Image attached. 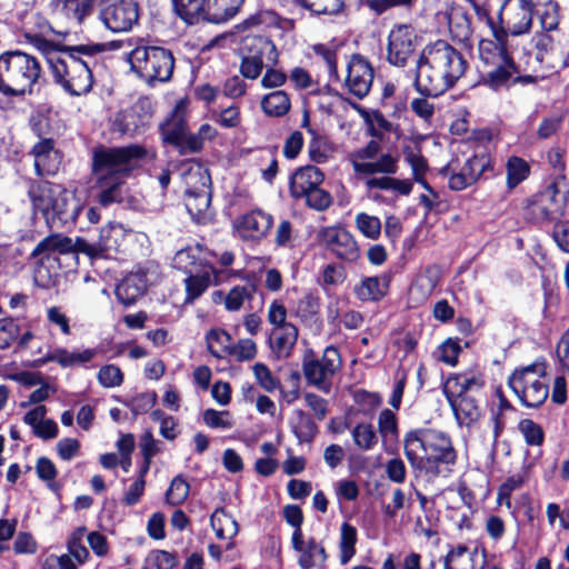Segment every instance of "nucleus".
Wrapping results in <instances>:
<instances>
[{
	"label": "nucleus",
	"instance_id": "39448f33",
	"mask_svg": "<svg viewBox=\"0 0 569 569\" xmlns=\"http://www.w3.org/2000/svg\"><path fill=\"white\" fill-rule=\"evenodd\" d=\"M477 14L486 19L488 27L492 32L493 39H480L478 43V56H485L493 50L505 49V51L513 52L510 37H517L528 33L532 26L533 7L527 2L521 3L518 8L505 18L502 9L498 16V23L495 22L487 9L475 7Z\"/></svg>",
	"mask_w": 569,
	"mask_h": 569
},
{
	"label": "nucleus",
	"instance_id": "9d476101",
	"mask_svg": "<svg viewBox=\"0 0 569 569\" xmlns=\"http://www.w3.org/2000/svg\"><path fill=\"white\" fill-rule=\"evenodd\" d=\"M239 51L241 56L239 72L244 79H258L264 64H279L280 53L273 40L267 34L247 33L241 39Z\"/></svg>",
	"mask_w": 569,
	"mask_h": 569
},
{
	"label": "nucleus",
	"instance_id": "20e7f679",
	"mask_svg": "<svg viewBox=\"0 0 569 569\" xmlns=\"http://www.w3.org/2000/svg\"><path fill=\"white\" fill-rule=\"evenodd\" d=\"M42 78L40 61L21 50H8L0 54V93L4 97L33 94Z\"/></svg>",
	"mask_w": 569,
	"mask_h": 569
},
{
	"label": "nucleus",
	"instance_id": "a18cd8bd",
	"mask_svg": "<svg viewBox=\"0 0 569 569\" xmlns=\"http://www.w3.org/2000/svg\"><path fill=\"white\" fill-rule=\"evenodd\" d=\"M290 425L293 433L301 442L311 441L318 431L311 417L301 409L293 410Z\"/></svg>",
	"mask_w": 569,
	"mask_h": 569
},
{
	"label": "nucleus",
	"instance_id": "bf43d9fd",
	"mask_svg": "<svg viewBox=\"0 0 569 569\" xmlns=\"http://www.w3.org/2000/svg\"><path fill=\"white\" fill-rule=\"evenodd\" d=\"M542 31H557L560 23L559 4L556 1H547L538 11Z\"/></svg>",
	"mask_w": 569,
	"mask_h": 569
},
{
	"label": "nucleus",
	"instance_id": "774afa93",
	"mask_svg": "<svg viewBox=\"0 0 569 569\" xmlns=\"http://www.w3.org/2000/svg\"><path fill=\"white\" fill-rule=\"evenodd\" d=\"M97 379L104 388H116L123 382V373L118 366L106 365L98 371Z\"/></svg>",
	"mask_w": 569,
	"mask_h": 569
},
{
	"label": "nucleus",
	"instance_id": "3c124183",
	"mask_svg": "<svg viewBox=\"0 0 569 569\" xmlns=\"http://www.w3.org/2000/svg\"><path fill=\"white\" fill-rule=\"evenodd\" d=\"M357 529L348 522L340 527V562L348 563L356 553Z\"/></svg>",
	"mask_w": 569,
	"mask_h": 569
},
{
	"label": "nucleus",
	"instance_id": "c03bdc74",
	"mask_svg": "<svg viewBox=\"0 0 569 569\" xmlns=\"http://www.w3.org/2000/svg\"><path fill=\"white\" fill-rule=\"evenodd\" d=\"M312 16H339L346 11L347 0H293Z\"/></svg>",
	"mask_w": 569,
	"mask_h": 569
},
{
	"label": "nucleus",
	"instance_id": "a211bd4d",
	"mask_svg": "<svg viewBox=\"0 0 569 569\" xmlns=\"http://www.w3.org/2000/svg\"><path fill=\"white\" fill-rule=\"evenodd\" d=\"M373 78L375 69L369 59L360 53L351 54L345 79L348 92L359 100L363 99L370 92Z\"/></svg>",
	"mask_w": 569,
	"mask_h": 569
},
{
	"label": "nucleus",
	"instance_id": "e433bc0d",
	"mask_svg": "<svg viewBox=\"0 0 569 569\" xmlns=\"http://www.w3.org/2000/svg\"><path fill=\"white\" fill-rule=\"evenodd\" d=\"M61 192V186L49 182L40 183L30 189V198L33 209L37 213H41L44 220L50 216L56 196Z\"/></svg>",
	"mask_w": 569,
	"mask_h": 569
},
{
	"label": "nucleus",
	"instance_id": "58836bf2",
	"mask_svg": "<svg viewBox=\"0 0 569 569\" xmlns=\"http://www.w3.org/2000/svg\"><path fill=\"white\" fill-rule=\"evenodd\" d=\"M460 427H471L481 417V409L472 397H459L448 400Z\"/></svg>",
	"mask_w": 569,
	"mask_h": 569
},
{
	"label": "nucleus",
	"instance_id": "49530a36",
	"mask_svg": "<svg viewBox=\"0 0 569 569\" xmlns=\"http://www.w3.org/2000/svg\"><path fill=\"white\" fill-rule=\"evenodd\" d=\"M29 42L43 56L49 69L54 63L62 51L69 46L53 40H48L41 34H33L28 37Z\"/></svg>",
	"mask_w": 569,
	"mask_h": 569
},
{
	"label": "nucleus",
	"instance_id": "864d4df0",
	"mask_svg": "<svg viewBox=\"0 0 569 569\" xmlns=\"http://www.w3.org/2000/svg\"><path fill=\"white\" fill-rule=\"evenodd\" d=\"M356 447L362 451L372 450L378 443V436L370 423H358L351 431Z\"/></svg>",
	"mask_w": 569,
	"mask_h": 569
},
{
	"label": "nucleus",
	"instance_id": "c85d7f7f",
	"mask_svg": "<svg viewBox=\"0 0 569 569\" xmlns=\"http://www.w3.org/2000/svg\"><path fill=\"white\" fill-rule=\"evenodd\" d=\"M47 407L39 405L28 411L23 417V422L28 425L36 437L42 440L53 439L58 436V425L54 420L46 418Z\"/></svg>",
	"mask_w": 569,
	"mask_h": 569
},
{
	"label": "nucleus",
	"instance_id": "bb28decb",
	"mask_svg": "<svg viewBox=\"0 0 569 569\" xmlns=\"http://www.w3.org/2000/svg\"><path fill=\"white\" fill-rule=\"evenodd\" d=\"M208 0H171L172 13L186 26L206 24Z\"/></svg>",
	"mask_w": 569,
	"mask_h": 569
},
{
	"label": "nucleus",
	"instance_id": "dca6fc26",
	"mask_svg": "<svg viewBox=\"0 0 569 569\" xmlns=\"http://www.w3.org/2000/svg\"><path fill=\"white\" fill-rule=\"evenodd\" d=\"M353 170L361 174L397 172L398 158L381 150L379 144H366L349 156Z\"/></svg>",
	"mask_w": 569,
	"mask_h": 569
},
{
	"label": "nucleus",
	"instance_id": "f03ea898",
	"mask_svg": "<svg viewBox=\"0 0 569 569\" xmlns=\"http://www.w3.org/2000/svg\"><path fill=\"white\" fill-rule=\"evenodd\" d=\"M106 50L107 46L101 42L69 44L49 69L53 82L71 97L88 94L94 84L98 56Z\"/></svg>",
	"mask_w": 569,
	"mask_h": 569
},
{
	"label": "nucleus",
	"instance_id": "cd10ccee",
	"mask_svg": "<svg viewBox=\"0 0 569 569\" xmlns=\"http://www.w3.org/2000/svg\"><path fill=\"white\" fill-rule=\"evenodd\" d=\"M293 312L295 316L310 330L319 331L321 329L320 297L318 293H305L297 301Z\"/></svg>",
	"mask_w": 569,
	"mask_h": 569
},
{
	"label": "nucleus",
	"instance_id": "b1692460",
	"mask_svg": "<svg viewBox=\"0 0 569 569\" xmlns=\"http://www.w3.org/2000/svg\"><path fill=\"white\" fill-rule=\"evenodd\" d=\"M80 206L76 197L61 187V192L56 196L47 224L53 228L73 223L79 214Z\"/></svg>",
	"mask_w": 569,
	"mask_h": 569
},
{
	"label": "nucleus",
	"instance_id": "338daca9",
	"mask_svg": "<svg viewBox=\"0 0 569 569\" xmlns=\"http://www.w3.org/2000/svg\"><path fill=\"white\" fill-rule=\"evenodd\" d=\"M278 64H264V73L261 78L260 84L264 89H277L286 84L288 74Z\"/></svg>",
	"mask_w": 569,
	"mask_h": 569
},
{
	"label": "nucleus",
	"instance_id": "e2e57ef3",
	"mask_svg": "<svg viewBox=\"0 0 569 569\" xmlns=\"http://www.w3.org/2000/svg\"><path fill=\"white\" fill-rule=\"evenodd\" d=\"M177 563L173 553L164 550H152L143 562V569H172Z\"/></svg>",
	"mask_w": 569,
	"mask_h": 569
},
{
	"label": "nucleus",
	"instance_id": "aec40b11",
	"mask_svg": "<svg viewBox=\"0 0 569 569\" xmlns=\"http://www.w3.org/2000/svg\"><path fill=\"white\" fill-rule=\"evenodd\" d=\"M72 252H83L88 256L97 254V248L86 240L77 238L72 240L60 233H53L42 239L33 249L32 257H41V260L54 257L56 254H67Z\"/></svg>",
	"mask_w": 569,
	"mask_h": 569
},
{
	"label": "nucleus",
	"instance_id": "6ab92c4d",
	"mask_svg": "<svg viewBox=\"0 0 569 569\" xmlns=\"http://www.w3.org/2000/svg\"><path fill=\"white\" fill-rule=\"evenodd\" d=\"M319 241L337 258L353 262L360 257V249L353 236L341 227H325L318 232Z\"/></svg>",
	"mask_w": 569,
	"mask_h": 569
},
{
	"label": "nucleus",
	"instance_id": "4d7b16f0",
	"mask_svg": "<svg viewBox=\"0 0 569 569\" xmlns=\"http://www.w3.org/2000/svg\"><path fill=\"white\" fill-rule=\"evenodd\" d=\"M202 420L211 429L230 430L234 426V419L228 410L206 409Z\"/></svg>",
	"mask_w": 569,
	"mask_h": 569
},
{
	"label": "nucleus",
	"instance_id": "2f4dec72",
	"mask_svg": "<svg viewBox=\"0 0 569 569\" xmlns=\"http://www.w3.org/2000/svg\"><path fill=\"white\" fill-rule=\"evenodd\" d=\"M146 289V274L143 272H131L117 284L116 296L122 305L130 306L144 293Z\"/></svg>",
	"mask_w": 569,
	"mask_h": 569
},
{
	"label": "nucleus",
	"instance_id": "8fccbe9b",
	"mask_svg": "<svg viewBox=\"0 0 569 569\" xmlns=\"http://www.w3.org/2000/svg\"><path fill=\"white\" fill-rule=\"evenodd\" d=\"M256 291V286L253 283H248L243 286H234L229 290L224 298V307L228 311H238L240 310L246 302L251 301L253 293Z\"/></svg>",
	"mask_w": 569,
	"mask_h": 569
},
{
	"label": "nucleus",
	"instance_id": "6e6552de",
	"mask_svg": "<svg viewBox=\"0 0 569 569\" xmlns=\"http://www.w3.org/2000/svg\"><path fill=\"white\" fill-rule=\"evenodd\" d=\"M179 173L184 184V202L197 222L209 218L211 202V177L207 168L192 159L179 161Z\"/></svg>",
	"mask_w": 569,
	"mask_h": 569
},
{
	"label": "nucleus",
	"instance_id": "69168bd1",
	"mask_svg": "<svg viewBox=\"0 0 569 569\" xmlns=\"http://www.w3.org/2000/svg\"><path fill=\"white\" fill-rule=\"evenodd\" d=\"M461 347L458 340L448 338L437 349L436 357L439 361L455 367L458 363V356Z\"/></svg>",
	"mask_w": 569,
	"mask_h": 569
},
{
	"label": "nucleus",
	"instance_id": "4c0bfd02",
	"mask_svg": "<svg viewBox=\"0 0 569 569\" xmlns=\"http://www.w3.org/2000/svg\"><path fill=\"white\" fill-rule=\"evenodd\" d=\"M144 117L136 108H128L116 113L110 130L121 137H132L140 128L144 127Z\"/></svg>",
	"mask_w": 569,
	"mask_h": 569
},
{
	"label": "nucleus",
	"instance_id": "f257e3e1",
	"mask_svg": "<svg viewBox=\"0 0 569 569\" xmlns=\"http://www.w3.org/2000/svg\"><path fill=\"white\" fill-rule=\"evenodd\" d=\"M468 62L462 53L449 42L438 39L427 44L418 60L413 81L415 89L422 96L411 101V110L429 121L435 114V106L426 98H438L451 89L465 74Z\"/></svg>",
	"mask_w": 569,
	"mask_h": 569
},
{
	"label": "nucleus",
	"instance_id": "f3484780",
	"mask_svg": "<svg viewBox=\"0 0 569 569\" xmlns=\"http://www.w3.org/2000/svg\"><path fill=\"white\" fill-rule=\"evenodd\" d=\"M417 34L409 23L395 24L387 38L386 60L397 68H405L416 50Z\"/></svg>",
	"mask_w": 569,
	"mask_h": 569
},
{
	"label": "nucleus",
	"instance_id": "72a5a7b5",
	"mask_svg": "<svg viewBox=\"0 0 569 569\" xmlns=\"http://www.w3.org/2000/svg\"><path fill=\"white\" fill-rule=\"evenodd\" d=\"M98 352V349L68 350L66 348H57L46 356L44 361L57 362L63 368L86 366Z\"/></svg>",
	"mask_w": 569,
	"mask_h": 569
},
{
	"label": "nucleus",
	"instance_id": "7ed1b4c3",
	"mask_svg": "<svg viewBox=\"0 0 569 569\" xmlns=\"http://www.w3.org/2000/svg\"><path fill=\"white\" fill-rule=\"evenodd\" d=\"M405 456L417 476L432 480L441 473V465L450 466L457 452L450 437L439 430H412L405 439Z\"/></svg>",
	"mask_w": 569,
	"mask_h": 569
},
{
	"label": "nucleus",
	"instance_id": "f704fd0d",
	"mask_svg": "<svg viewBox=\"0 0 569 569\" xmlns=\"http://www.w3.org/2000/svg\"><path fill=\"white\" fill-rule=\"evenodd\" d=\"M210 525L218 539L228 540L227 549L233 548V539L239 532V526L232 515L223 508H218L210 517Z\"/></svg>",
	"mask_w": 569,
	"mask_h": 569
},
{
	"label": "nucleus",
	"instance_id": "412c9836",
	"mask_svg": "<svg viewBox=\"0 0 569 569\" xmlns=\"http://www.w3.org/2000/svg\"><path fill=\"white\" fill-rule=\"evenodd\" d=\"M188 106L187 98L179 99L173 109L159 123L162 142H198L194 138L190 139L191 131L187 120Z\"/></svg>",
	"mask_w": 569,
	"mask_h": 569
},
{
	"label": "nucleus",
	"instance_id": "9b49d317",
	"mask_svg": "<svg viewBox=\"0 0 569 569\" xmlns=\"http://www.w3.org/2000/svg\"><path fill=\"white\" fill-rule=\"evenodd\" d=\"M508 385L521 403L529 408L539 407L549 395L545 366L538 362L516 370Z\"/></svg>",
	"mask_w": 569,
	"mask_h": 569
},
{
	"label": "nucleus",
	"instance_id": "423d86ee",
	"mask_svg": "<svg viewBox=\"0 0 569 569\" xmlns=\"http://www.w3.org/2000/svg\"><path fill=\"white\" fill-rule=\"evenodd\" d=\"M478 57L480 61L479 83L491 91L499 92L509 90L518 83L527 86L537 81L532 74H521L520 64L516 62L513 52L505 51V49L496 51L495 47L491 52Z\"/></svg>",
	"mask_w": 569,
	"mask_h": 569
},
{
	"label": "nucleus",
	"instance_id": "a19ab883",
	"mask_svg": "<svg viewBox=\"0 0 569 569\" xmlns=\"http://www.w3.org/2000/svg\"><path fill=\"white\" fill-rule=\"evenodd\" d=\"M298 340V329L295 325L273 328L270 336V346L278 358H286L291 353Z\"/></svg>",
	"mask_w": 569,
	"mask_h": 569
},
{
	"label": "nucleus",
	"instance_id": "f8f14e48",
	"mask_svg": "<svg viewBox=\"0 0 569 569\" xmlns=\"http://www.w3.org/2000/svg\"><path fill=\"white\" fill-rule=\"evenodd\" d=\"M340 366V353L335 347H327L321 357L308 350L302 359V372L308 385L325 393L330 392L332 378Z\"/></svg>",
	"mask_w": 569,
	"mask_h": 569
},
{
	"label": "nucleus",
	"instance_id": "473e14b6",
	"mask_svg": "<svg viewBox=\"0 0 569 569\" xmlns=\"http://www.w3.org/2000/svg\"><path fill=\"white\" fill-rule=\"evenodd\" d=\"M217 277V271L211 263H206L200 271L194 273H190L184 279L186 287V298L184 303H192L202 293L209 288L211 284L212 278Z\"/></svg>",
	"mask_w": 569,
	"mask_h": 569
},
{
	"label": "nucleus",
	"instance_id": "0eeeda50",
	"mask_svg": "<svg viewBox=\"0 0 569 569\" xmlns=\"http://www.w3.org/2000/svg\"><path fill=\"white\" fill-rule=\"evenodd\" d=\"M131 70L148 84L168 82L172 78L176 59L173 52L163 46L150 44L138 38L129 53Z\"/></svg>",
	"mask_w": 569,
	"mask_h": 569
},
{
	"label": "nucleus",
	"instance_id": "37998d69",
	"mask_svg": "<svg viewBox=\"0 0 569 569\" xmlns=\"http://www.w3.org/2000/svg\"><path fill=\"white\" fill-rule=\"evenodd\" d=\"M260 106L267 116L280 118L290 111L291 97L287 91L278 89L264 94Z\"/></svg>",
	"mask_w": 569,
	"mask_h": 569
},
{
	"label": "nucleus",
	"instance_id": "c9c22d12",
	"mask_svg": "<svg viewBox=\"0 0 569 569\" xmlns=\"http://www.w3.org/2000/svg\"><path fill=\"white\" fill-rule=\"evenodd\" d=\"M246 0H208L206 23L222 24L233 19Z\"/></svg>",
	"mask_w": 569,
	"mask_h": 569
},
{
	"label": "nucleus",
	"instance_id": "7c9ffc66",
	"mask_svg": "<svg viewBox=\"0 0 569 569\" xmlns=\"http://www.w3.org/2000/svg\"><path fill=\"white\" fill-rule=\"evenodd\" d=\"M322 181L323 173L318 168L313 166L300 168L290 179V193L296 199L302 198Z\"/></svg>",
	"mask_w": 569,
	"mask_h": 569
},
{
	"label": "nucleus",
	"instance_id": "0e129e2a",
	"mask_svg": "<svg viewBox=\"0 0 569 569\" xmlns=\"http://www.w3.org/2000/svg\"><path fill=\"white\" fill-rule=\"evenodd\" d=\"M312 51L317 57H320L326 62L330 78L338 80L339 72L337 49L325 43H316L312 46Z\"/></svg>",
	"mask_w": 569,
	"mask_h": 569
},
{
	"label": "nucleus",
	"instance_id": "1a4fd4ad",
	"mask_svg": "<svg viewBox=\"0 0 569 569\" xmlns=\"http://www.w3.org/2000/svg\"><path fill=\"white\" fill-rule=\"evenodd\" d=\"M146 150L140 144L104 146L92 151L93 177L128 178L139 167Z\"/></svg>",
	"mask_w": 569,
	"mask_h": 569
},
{
	"label": "nucleus",
	"instance_id": "4468645a",
	"mask_svg": "<svg viewBox=\"0 0 569 569\" xmlns=\"http://www.w3.org/2000/svg\"><path fill=\"white\" fill-rule=\"evenodd\" d=\"M137 0H109L99 10L98 19L112 33L129 32L140 20Z\"/></svg>",
	"mask_w": 569,
	"mask_h": 569
},
{
	"label": "nucleus",
	"instance_id": "6e6d98bb",
	"mask_svg": "<svg viewBox=\"0 0 569 569\" xmlns=\"http://www.w3.org/2000/svg\"><path fill=\"white\" fill-rule=\"evenodd\" d=\"M507 183L509 188L517 187L529 176V164L519 157H511L506 163Z\"/></svg>",
	"mask_w": 569,
	"mask_h": 569
},
{
	"label": "nucleus",
	"instance_id": "2eb2a0df",
	"mask_svg": "<svg viewBox=\"0 0 569 569\" xmlns=\"http://www.w3.org/2000/svg\"><path fill=\"white\" fill-rule=\"evenodd\" d=\"M563 177L538 193L528 206V214L536 221H550L561 217L567 206V191L561 190Z\"/></svg>",
	"mask_w": 569,
	"mask_h": 569
},
{
	"label": "nucleus",
	"instance_id": "a878e982",
	"mask_svg": "<svg viewBox=\"0 0 569 569\" xmlns=\"http://www.w3.org/2000/svg\"><path fill=\"white\" fill-rule=\"evenodd\" d=\"M127 178L94 177L97 200L100 206L109 207L128 199Z\"/></svg>",
	"mask_w": 569,
	"mask_h": 569
},
{
	"label": "nucleus",
	"instance_id": "ea45409f",
	"mask_svg": "<svg viewBox=\"0 0 569 569\" xmlns=\"http://www.w3.org/2000/svg\"><path fill=\"white\" fill-rule=\"evenodd\" d=\"M32 154L38 174H54L59 170L61 154L53 144H34Z\"/></svg>",
	"mask_w": 569,
	"mask_h": 569
},
{
	"label": "nucleus",
	"instance_id": "5701e85b",
	"mask_svg": "<svg viewBox=\"0 0 569 569\" xmlns=\"http://www.w3.org/2000/svg\"><path fill=\"white\" fill-rule=\"evenodd\" d=\"M292 549L298 553L297 562L301 569L322 568L327 561L325 547L315 538L303 539V533L291 536Z\"/></svg>",
	"mask_w": 569,
	"mask_h": 569
},
{
	"label": "nucleus",
	"instance_id": "79ce46f5",
	"mask_svg": "<svg viewBox=\"0 0 569 569\" xmlns=\"http://www.w3.org/2000/svg\"><path fill=\"white\" fill-rule=\"evenodd\" d=\"M352 106L363 118L372 138L382 139L386 133L397 132L398 128L393 127L392 122L387 120L380 110H367L356 103Z\"/></svg>",
	"mask_w": 569,
	"mask_h": 569
},
{
	"label": "nucleus",
	"instance_id": "052dcab7",
	"mask_svg": "<svg viewBox=\"0 0 569 569\" xmlns=\"http://www.w3.org/2000/svg\"><path fill=\"white\" fill-rule=\"evenodd\" d=\"M356 295L362 301L379 300L385 296V290L379 278L368 277L356 287Z\"/></svg>",
	"mask_w": 569,
	"mask_h": 569
},
{
	"label": "nucleus",
	"instance_id": "13d9d810",
	"mask_svg": "<svg viewBox=\"0 0 569 569\" xmlns=\"http://www.w3.org/2000/svg\"><path fill=\"white\" fill-rule=\"evenodd\" d=\"M357 230L370 240H377L381 233V222L376 216L366 212L357 213L355 218Z\"/></svg>",
	"mask_w": 569,
	"mask_h": 569
},
{
	"label": "nucleus",
	"instance_id": "ddd939ff",
	"mask_svg": "<svg viewBox=\"0 0 569 569\" xmlns=\"http://www.w3.org/2000/svg\"><path fill=\"white\" fill-rule=\"evenodd\" d=\"M490 167V157L485 151L465 156L463 163L457 157L439 170V174L448 178L449 188L456 191L473 184Z\"/></svg>",
	"mask_w": 569,
	"mask_h": 569
},
{
	"label": "nucleus",
	"instance_id": "680f3d73",
	"mask_svg": "<svg viewBox=\"0 0 569 569\" xmlns=\"http://www.w3.org/2000/svg\"><path fill=\"white\" fill-rule=\"evenodd\" d=\"M86 529L78 528L74 530L67 541L68 555L73 558L79 565H83L89 559V551L82 543Z\"/></svg>",
	"mask_w": 569,
	"mask_h": 569
},
{
	"label": "nucleus",
	"instance_id": "603ef678",
	"mask_svg": "<svg viewBox=\"0 0 569 569\" xmlns=\"http://www.w3.org/2000/svg\"><path fill=\"white\" fill-rule=\"evenodd\" d=\"M82 0H51L50 7L53 12L82 23L89 17L88 12H82Z\"/></svg>",
	"mask_w": 569,
	"mask_h": 569
},
{
	"label": "nucleus",
	"instance_id": "c756f323",
	"mask_svg": "<svg viewBox=\"0 0 569 569\" xmlns=\"http://www.w3.org/2000/svg\"><path fill=\"white\" fill-rule=\"evenodd\" d=\"M212 253L206 250L202 246L197 244L179 250L173 259L172 264L174 268L182 270L190 274L200 271L206 263H211L208 260V256Z\"/></svg>",
	"mask_w": 569,
	"mask_h": 569
},
{
	"label": "nucleus",
	"instance_id": "4be33fe9",
	"mask_svg": "<svg viewBox=\"0 0 569 569\" xmlns=\"http://www.w3.org/2000/svg\"><path fill=\"white\" fill-rule=\"evenodd\" d=\"M272 224L273 218L270 213L256 209L240 216L234 222V228L241 239L259 241L268 234Z\"/></svg>",
	"mask_w": 569,
	"mask_h": 569
},
{
	"label": "nucleus",
	"instance_id": "de8ad7c7",
	"mask_svg": "<svg viewBox=\"0 0 569 569\" xmlns=\"http://www.w3.org/2000/svg\"><path fill=\"white\" fill-rule=\"evenodd\" d=\"M437 284L438 278L436 273L431 270H426L417 277L410 288V295L416 301L423 302L431 296Z\"/></svg>",
	"mask_w": 569,
	"mask_h": 569
},
{
	"label": "nucleus",
	"instance_id": "393cba45",
	"mask_svg": "<svg viewBox=\"0 0 569 569\" xmlns=\"http://www.w3.org/2000/svg\"><path fill=\"white\" fill-rule=\"evenodd\" d=\"M483 380L479 372L469 370L453 373L443 385V393L447 400L459 397H469V392L478 391L482 388Z\"/></svg>",
	"mask_w": 569,
	"mask_h": 569
},
{
	"label": "nucleus",
	"instance_id": "5fc2aeb1",
	"mask_svg": "<svg viewBox=\"0 0 569 569\" xmlns=\"http://www.w3.org/2000/svg\"><path fill=\"white\" fill-rule=\"evenodd\" d=\"M475 555L465 546H459L448 552L445 558V569H475Z\"/></svg>",
	"mask_w": 569,
	"mask_h": 569
},
{
	"label": "nucleus",
	"instance_id": "09e8293b",
	"mask_svg": "<svg viewBox=\"0 0 569 569\" xmlns=\"http://www.w3.org/2000/svg\"><path fill=\"white\" fill-rule=\"evenodd\" d=\"M207 346L210 353L216 358L228 357L231 350V337L222 329H212L207 336Z\"/></svg>",
	"mask_w": 569,
	"mask_h": 569
}]
</instances>
